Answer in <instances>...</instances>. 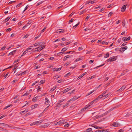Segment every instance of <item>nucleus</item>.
<instances>
[{
    "mask_svg": "<svg viewBox=\"0 0 132 132\" xmlns=\"http://www.w3.org/2000/svg\"><path fill=\"white\" fill-rule=\"evenodd\" d=\"M116 59L114 57H110L109 59L107 60V61L108 62H111L112 61H114L116 60Z\"/></svg>",
    "mask_w": 132,
    "mask_h": 132,
    "instance_id": "nucleus-1",
    "label": "nucleus"
},
{
    "mask_svg": "<svg viewBox=\"0 0 132 132\" xmlns=\"http://www.w3.org/2000/svg\"><path fill=\"white\" fill-rule=\"evenodd\" d=\"M126 87V86L123 85L122 86L121 88L118 90H117V91L118 92V91H120L122 92L123 91Z\"/></svg>",
    "mask_w": 132,
    "mask_h": 132,
    "instance_id": "nucleus-2",
    "label": "nucleus"
},
{
    "mask_svg": "<svg viewBox=\"0 0 132 132\" xmlns=\"http://www.w3.org/2000/svg\"><path fill=\"white\" fill-rule=\"evenodd\" d=\"M112 125L115 127H119L120 126V124L119 123L116 122L113 123Z\"/></svg>",
    "mask_w": 132,
    "mask_h": 132,
    "instance_id": "nucleus-3",
    "label": "nucleus"
},
{
    "mask_svg": "<svg viewBox=\"0 0 132 132\" xmlns=\"http://www.w3.org/2000/svg\"><path fill=\"white\" fill-rule=\"evenodd\" d=\"M64 32V31L63 29H61L58 30L56 31V32L57 33L60 34L61 33H63Z\"/></svg>",
    "mask_w": 132,
    "mask_h": 132,
    "instance_id": "nucleus-4",
    "label": "nucleus"
},
{
    "mask_svg": "<svg viewBox=\"0 0 132 132\" xmlns=\"http://www.w3.org/2000/svg\"><path fill=\"white\" fill-rule=\"evenodd\" d=\"M78 98H77L76 97H75L68 101V102H69L71 101H74L76 100Z\"/></svg>",
    "mask_w": 132,
    "mask_h": 132,
    "instance_id": "nucleus-5",
    "label": "nucleus"
},
{
    "mask_svg": "<svg viewBox=\"0 0 132 132\" xmlns=\"http://www.w3.org/2000/svg\"><path fill=\"white\" fill-rule=\"evenodd\" d=\"M41 43H37L34 44L33 45L35 46H41V45H40V44H41Z\"/></svg>",
    "mask_w": 132,
    "mask_h": 132,
    "instance_id": "nucleus-6",
    "label": "nucleus"
},
{
    "mask_svg": "<svg viewBox=\"0 0 132 132\" xmlns=\"http://www.w3.org/2000/svg\"><path fill=\"white\" fill-rule=\"evenodd\" d=\"M45 100H46V102H45V104H46L47 103V105H48L49 104L50 102L48 100V98L47 97H46L45 98Z\"/></svg>",
    "mask_w": 132,
    "mask_h": 132,
    "instance_id": "nucleus-7",
    "label": "nucleus"
},
{
    "mask_svg": "<svg viewBox=\"0 0 132 132\" xmlns=\"http://www.w3.org/2000/svg\"><path fill=\"white\" fill-rule=\"evenodd\" d=\"M16 52V50H14L12 52H10L8 55V56H9L10 55H12L14 53H15Z\"/></svg>",
    "mask_w": 132,
    "mask_h": 132,
    "instance_id": "nucleus-8",
    "label": "nucleus"
},
{
    "mask_svg": "<svg viewBox=\"0 0 132 132\" xmlns=\"http://www.w3.org/2000/svg\"><path fill=\"white\" fill-rule=\"evenodd\" d=\"M87 73L86 72H85V73H84L83 74H82V75H81V76H80V77H79L78 78H77V79L78 80H79V79L80 78H81L82 77H83L84 76V75H85Z\"/></svg>",
    "mask_w": 132,
    "mask_h": 132,
    "instance_id": "nucleus-9",
    "label": "nucleus"
},
{
    "mask_svg": "<svg viewBox=\"0 0 132 132\" xmlns=\"http://www.w3.org/2000/svg\"><path fill=\"white\" fill-rule=\"evenodd\" d=\"M126 6L125 5H124L123 6L121 9V11L122 12H124L126 9Z\"/></svg>",
    "mask_w": 132,
    "mask_h": 132,
    "instance_id": "nucleus-10",
    "label": "nucleus"
},
{
    "mask_svg": "<svg viewBox=\"0 0 132 132\" xmlns=\"http://www.w3.org/2000/svg\"><path fill=\"white\" fill-rule=\"evenodd\" d=\"M49 125V124L48 123H45L44 125H42V126L43 128H45L48 127Z\"/></svg>",
    "mask_w": 132,
    "mask_h": 132,
    "instance_id": "nucleus-11",
    "label": "nucleus"
},
{
    "mask_svg": "<svg viewBox=\"0 0 132 132\" xmlns=\"http://www.w3.org/2000/svg\"><path fill=\"white\" fill-rule=\"evenodd\" d=\"M26 73V71H25L21 73L20 74H18L17 75L18 76H20H20H21L22 75H24Z\"/></svg>",
    "mask_w": 132,
    "mask_h": 132,
    "instance_id": "nucleus-12",
    "label": "nucleus"
},
{
    "mask_svg": "<svg viewBox=\"0 0 132 132\" xmlns=\"http://www.w3.org/2000/svg\"><path fill=\"white\" fill-rule=\"evenodd\" d=\"M94 132H106V130L104 129H101L99 130H96Z\"/></svg>",
    "mask_w": 132,
    "mask_h": 132,
    "instance_id": "nucleus-13",
    "label": "nucleus"
},
{
    "mask_svg": "<svg viewBox=\"0 0 132 132\" xmlns=\"http://www.w3.org/2000/svg\"><path fill=\"white\" fill-rule=\"evenodd\" d=\"M61 69V68H53V70L54 71H58L60 70Z\"/></svg>",
    "mask_w": 132,
    "mask_h": 132,
    "instance_id": "nucleus-14",
    "label": "nucleus"
},
{
    "mask_svg": "<svg viewBox=\"0 0 132 132\" xmlns=\"http://www.w3.org/2000/svg\"><path fill=\"white\" fill-rule=\"evenodd\" d=\"M92 129L91 128H88L87 130L86 131L87 132H92ZM93 131L92 132H93Z\"/></svg>",
    "mask_w": 132,
    "mask_h": 132,
    "instance_id": "nucleus-15",
    "label": "nucleus"
},
{
    "mask_svg": "<svg viewBox=\"0 0 132 132\" xmlns=\"http://www.w3.org/2000/svg\"><path fill=\"white\" fill-rule=\"evenodd\" d=\"M127 48V46H125L124 47H121V49L123 51L125 50H126Z\"/></svg>",
    "mask_w": 132,
    "mask_h": 132,
    "instance_id": "nucleus-16",
    "label": "nucleus"
},
{
    "mask_svg": "<svg viewBox=\"0 0 132 132\" xmlns=\"http://www.w3.org/2000/svg\"><path fill=\"white\" fill-rule=\"evenodd\" d=\"M71 89L70 88H67L63 90V93H64L65 92H68L69 90H70Z\"/></svg>",
    "mask_w": 132,
    "mask_h": 132,
    "instance_id": "nucleus-17",
    "label": "nucleus"
},
{
    "mask_svg": "<svg viewBox=\"0 0 132 132\" xmlns=\"http://www.w3.org/2000/svg\"><path fill=\"white\" fill-rule=\"evenodd\" d=\"M32 22V20H30L28 21V23H27L26 25L27 26H28L30 25L31 23Z\"/></svg>",
    "mask_w": 132,
    "mask_h": 132,
    "instance_id": "nucleus-18",
    "label": "nucleus"
},
{
    "mask_svg": "<svg viewBox=\"0 0 132 132\" xmlns=\"http://www.w3.org/2000/svg\"><path fill=\"white\" fill-rule=\"evenodd\" d=\"M94 127L95 128L98 129H100L102 128L101 127H99L98 126L96 125L94 126Z\"/></svg>",
    "mask_w": 132,
    "mask_h": 132,
    "instance_id": "nucleus-19",
    "label": "nucleus"
},
{
    "mask_svg": "<svg viewBox=\"0 0 132 132\" xmlns=\"http://www.w3.org/2000/svg\"><path fill=\"white\" fill-rule=\"evenodd\" d=\"M97 98H95V99L93 101H92L90 103V104H91V105L92 104H93L94 102H97Z\"/></svg>",
    "mask_w": 132,
    "mask_h": 132,
    "instance_id": "nucleus-20",
    "label": "nucleus"
},
{
    "mask_svg": "<svg viewBox=\"0 0 132 132\" xmlns=\"http://www.w3.org/2000/svg\"><path fill=\"white\" fill-rule=\"evenodd\" d=\"M7 126V125L0 122V126Z\"/></svg>",
    "mask_w": 132,
    "mask_h": 132,
    "instance_id": "nucleus-21",
    "label": "nucleus"
},
{
    "mask_svg": "<svg viewBox=\"0 0 132 132\" xmlns=\"http://www.w3.org/2000/svg\"><path fill=\"white\" fill-rule=\"evenodd\" d=\"M109 53H106L104 55V57L105 58H106L109 57Z\"/></svg>",
    "mask_w": 132,
    "mask_h": 132,
    "instance_id": "nucleus-22",
    "label": "nucleus"
},
{
    "mask_svg": "<svg viewBox=\"0 0 132 132\" xmlns=\"http://www.w3.org/2000/svg\"><path fill=\"white\" fill-rule=\"evenodd\" d=\"M36 122V124H37L38 125H39L42 122V121L41 120H40V121H38Z\"/></svg>",
    "mask_w": 132,
    "mask_h": 132,
    "instance_id": "nucleus-23",
    "label": "nucleus"
},
{
    "mask_svg": "<svg viewBox=\"0 0 132 132\" xmlns=\"http://www.w3.org/2000/svg\"><path fill=\"white\" fill-rule=\"evenodd\" d=\"M111 93H109L103 96V97H105V98H106L109 95H110Z\"/></svg>",
    "mask_w": 132,
    "mask_h": 132,
    "instance_id": "nucleus-24",
    "label": "nucleus"
},
{
    "mask_svg": "<svg viewBox=\"0 0 132 132\" xmlns=\"http://www.w3.org/2000/svg\"><path fill=\"white\" fill-rule=\"evenodd\" d=\"M82 59V58L79 57L75 61V62H77L78 61L80 60H81Z\"/></svg>",
    "mask_w": 132,
    "mask_h": 132,
    "instance_id": "nucleus-25",
    "label": "nucleus"
},
{
    "mask_svg": "<svg viewBox=\"0 0 132 132\" xmlns=\"http://www.w3.org/2000/svg\"><path fill=\"white\" fill-rule=\"evenodd\" d=\"M11 17L10 16L8 17L7 18H6L5 20V22H6Z\"/></svg>",
    "mask_w": 132,
    "mask_h": 132,
    "instance_id": "nucleus-26",
    "label": "nucleus"
},
{
    "mask_svg": "<svg viewBox=\"0 0 132 132\" xmlns=\"http://www.w3.org/2000/svg\"><path fill=\"white\" fill-rule=\"evenodd\" d=\"M102 96V95H101L97 97L96 98H97V100L98 99H100L103 97V96Z\"/></svg>",
    "mask_w": 132,
    "mask_h": 132,
    "instance_id": "nucleus-27",
    "label": "nucleus"
},
{
    "mask_svg": "<svg viewBox=\"0 0 132 132\" xmlns=\"http://www.w3.org/2000/svg\"><path fill=\"white\" fill-rule=\"evenodd\" d=\"M37 97H36L33 98L32 99V101L33 102H36L37 100Z\"/></svg>",
    "mask_w": 132,
    "mask_h": 132,
    "instance_id": "nucleus-28",
    "label": "nucleus"
},
{
    "mask_svg": "<svg viewBox=\"0 0 132 132\" xmlns=\"http://www.w3.org/2000/svg\"><path fill=\"white\" fill-rule=\"evenodd\" d=\"M59 123L60 124H62V123H64V121L63 120H60L59 121Z\"/></svg>",
    "mask_w": 132,
    "mask_h": 132,
    "instance_id": "nucleus-29",
    "label": "nucleus"
},
{
    "mask_svg": "<svg viewBox=\"0 0 132 132\" xmlns=\"http://www.w3.org/2000/svg\"><path fill=\"white\" fill-rule=\"evenodd\" d=\"M79 24V22L77 24L75 25V26H73V28L74 29L75 28L77 27L78 26V25Z\"/></svg>",
    "mask_w": 132,
    "mask_h": 132,
    "instance_id": "nucleus-30",
    "label": "nucleus"
},
{
    "mask_svg": "<svg viewBox=\"0 0 132 132\" xmlns=\"http://www.w3.org/2000/svg\"><path fill=\"white\" fill-rule=\"evenodd\" d=\"M95 2V1L94 0L93 1H88V3H91V4H93V3H94Z\"/></svg>",
    "mask_w": 132,
    "mask_h": 132,
    "instance_id": "nucleus-31",
    "label": "nucleus"
},
{
    "mask_svg": "<svg viewBox=\"0 0 132 132\" xmlns=\"http://www.w3.org/2000/svg\"><path fill=\"white\" fill-rule=\"evenodd\" d=\"M90 106V105H86V106H85V107L83 109V110H84V109H87V108H88V107H89Z\"/></svg>",
    "mask_w": 132,
    "mask_h": 132,
    "instance_id": "nucleus-32",
    "label": "nucleus"
},
{
    "mask_svg": "<svg viewBox=\"0 0 132 132\" xmlns=\"http://www.w3.org/2000/svg\"><path fill=\"white\" fill-rule=\"evenodd\" d=\"M122 39L124 41H127V38L126 37H123L122 38Z\"/></svg>",
    "mask_w": 132,
    "mask_h": 132,
    "instance_id": "nucleus-33",
    "label": "nucleus"
},
{
    "mask_svg": "<svg viewBox=\"0 0 132 132\" xmlns=\"http://www.w3.org/2000/svg\"><path fill=\"white\" fill-rule=\"evenodd\" d=\"M69 104V103H66V104H65V105H64L63 106V108H64L65 107H66L67 105H68Z\"/></svg>",
    "mask_w": 132,
    "mask_h": 132,
    "instance_id": "nucleus-34",
    "label": "nucleus"
},
{
    "mask_svg": "<svg viewBox=\"0 0 132 132\" xmlns=\"http://www.w3.org/2000/svg\"><path fill=\"white\" fill-rule=\"evenodd\" d=\"M67 49V48H66L65 47H64L62 48V51L63 52H64L66 51Z\"/></svg>",
    "mask_w": 132,
    "mask_h": 132,
    "instance_id": "nucleus-35",
    "label": "nucleus"
},
{
    "mask_svg": "<svg viewBox=\"0 0 132 132\" xmlns=\"http://www.w3.org/2000/svg\"><path fill=\"white\" fill-rule=\"evenodd\" d=\"M95 90H93V91L91 92H90L88 93L87 94V96L89 95H90Z\"/></svg>",
    "mask_w": 132,
    "mask_h": 132,
    "instance_id": "nucleus-36",
    "label": "nucleus"
},
{
    "mask_svg": "<svg viewBox=\"0 0 132 132\" xmlns=\"http://www.w3.org/2000/svg\"><path fill=\"white\" fill-rule=\"evenodd\" d=\"M36 124V122H34L30 124V126H32L33 125H35Z\"/></svg>",
    "mask_w": 132,
    "mask_h": 132,
    "instance_id": "nucleus-37",
    "label": "nucleus"
},
{
    "mask_svg": "<svg viewBox=\"0 0 132 132\" xmlns=\"http://www.w3.org/2000/svg\"><path fill=\"white\" fill-rule=\"evenodd\" d=\"M113 14V13H112V12H110L108 15V17H109L110 16H111Z\"/></svg>",
    "mask_w": 132,
    "mask_h": 132,
    "instance_id": "nucleus-38",
    "label": "nucleus"
},
{
    "mask_svg": "<svg viewBox=\"0 0 132 132\" xmlns=\"http://www.w3.org/2000/svg\"><path fill=\"white\" fill-rule=\"evenodd\" d=\"M90 17V16H89V15L87 16L86 18V19H85V21H87V20H88L89 18Z\"/></svg>",
    "mask_w": 132,
    "mask_h": 132,
    "instance_id": "nucleus-39",
    "label": "nucleus"
},
{
    "mask_svg": "<svg viewBox=\"0 0 132 132\" xmlns=\"http://www.w3.org/2000/svg\"><path fill=\"white\" fill-rule=\"evenodd\" d=\"M41 34H39L38 36L35 37L34 38L35 39H36L37 38H38V37H39L41 35Z\"/></svg>",
    "mask_w": 132,
    "mask_h": 132,
    "instance_id": "nucleus-40",
    "label": "nucleus"
},
{
    "mask_svg": "<svg viewBox=\"0 0 132 132\" xmlns=\"http://www.w3.org/2000/svg\"><path fill=\"white\" fill-rule=\"evenodd\" d=\"M13 66H10V67H9L6 68V69H4L3 70V71H4L6 69H10V68H11Z\"/></svg>",
    "mask_w": 132,
    "mask_h": 132,
    "instance_id": "nucleus-41",
    "label": "nucleus"
},
{
    "mask_svg": "<svg viewBox=\"0 0 132 132\" xmlns=\"http://www.w3.org/2000/svg\"><path fill=\"white\" fill-rule=\"evenodd\" d=\"M22 3H20L19 4L17 5L16 6V7H19L22 4Z\"/></svg>",
    "mask_w": 132,
    "mask_h": 132,
    "instance_id": "nucleus-42",
    "label": "nucleus"
},
{
    "mask_svg": "<svg viewBox=\"0 0 132 132\" xmlns=\"http://www.w3.org/2000/svg\"><path fill=\"white\" fill-rule=\"evenodd\" d=\"M6 48V46H3V47H2L1 48V50H4Z\"/></svg>",
    "mask_w": 132,
    "mask_h": 132,
    "instance_id": "nucleus-43",
    "label": "nucleus"
},
{
    "mask_svg": "<svg viewBox=\"0 0 132 132\" xmlns=\"http://www.w3.org/2000/svg\"><path fill=\"white\" fill-rule=\"evenodd\" d=\"M63 52H60L59 53H57V55H61L62 54H63Z\"/></svg>",
    "mask_w": 132,
    "mask_h": 132,
    "instance_id": "nucleus-44",
    "label": "nucleus"
},
{
    "mask_svg": "<svg viewBox=\"0 0 132 132\" xmlns=\"http://www.w3.org/2000/svg\"><path fill=\"white\" fill-rule=\"evenodd\" d=\"M104 64H102V65H101L98 66H97L96 68H99L100 67H101V66H103Z\"/></svg>",
    "mask_w": 132,
    "mask_h": 132,
    "instance_id": "nucleus-45",
    "label": "nucleus"
},
{
    "mask_svg": "<svg viewBox=\"0 0 132 132\" xmlns=\"http://www.w3.org/2000/svg\"><path fill=\"white\" fill-rule=\"evenodd\" d=\"M54 125H60V123H59V121H58V122L56 123H55L54 124Z\"/></svg>",
    "mask_w": 132,
    "mask_h": 132,
    "instance_id": "nucleus-46",
    "label": "nucleus"
},
{
    "mask_svg": "<svg viewBox=\"0 0 132 132\" xmlns=\"http://www.w3.org/2000/svg\"><path fill=\"white\" fill-rule=\"evenodd\" d=\"M38 49L39 50H40V51H41L43 49V48H42L41 47H38L37 48H35V49Z\"/></svg>",
    "mask_w": 132,
    "mask_h": 132,
    "instance_id": "nucleus-47",
    "label": "nucleus"
},
{
    "mask_svg": "<svg viewBox=\"0 0 132 132\" xmlns=\"http://www.w3.org/2000/svg\"><path fill=\"white\" fill-rule=\"evenodd\" d=\"M28 110H25L24 111H22V113H24V112L25 113L28 112Z\"/></svg>",
    "mask_w": 132,
    "mask_h": 132,
    "instance_id": "nucleus-48",
    "label": "nucleus"
},
{
    "mask_svg": "<svg viewBox=\"0 0 132 132\" xmlns=\"http://www.w3.org/2000/svg\"><path fill=\"white\" fill-rule=\"evenodd\" d=\"M27 52V50H26L24 51V52L22 54V55H24Z\"/></svg>",
    "mask_w": 132,
    "mask_h": 132,
    "instance_id": "nucleus-49",
    "label": "nucleus"
},
{
    "mask_svg": "<svg viewBox=\"0 0 132 132\" xmlns=\"http://www.w3.org/2000/svg\"><path fill=\"white\" fill-rule=\"evenodd\" d=\"M32 47L33 46H30V47L28 48L26 50H27V51H28V50H31L32 48H32Z\"/></svg>",
    "mask_w": 132,
    "mask_h": 132,
    "instance_id": "nucleus-50",
    "label": "nucleus"
},
{
    "mask_svg": "<svg viewBox=\"0 0 132 132\" xmlns=\"http://www.w3.org/2000/svg\"><path fill=\"white\" fill-rule=\"evenodd\" d=\"M69 124L67 123V124H66V125H64V126L65 127H68L69 126Z\"/></svg>",
    "mask_w": 132,
    "mask_h": 132,
    "instance_id": "nucleus-51",
    "label": "nucleus"
},
{
    "mask_svg": "<svg viewBox=\"0 0 132 132\" xmlns=\"http://www.w3.org/2000/svg\"><path fill=\"white\" fill-rule=\"evenodd\" d=\"M45 81L44 80H41L40 82V83L41 84H43L44 83Z\"/></svg>",
    "mask_w": 132,
    "mask_h": 132,
    "instance_id": "nucleus-52",
    "label": "nucleus"
},
{
    "mask_svg": "<svg viewBox=\"0 0 132 132\" xmlns=\"http://www.w3.org/2000/svg\"><path fill=\"white\" fill-rule=\"evenodd\" d=\"M12 30V29L11 28H9L7 29L6 30V31L7 32L10 31Z\"/></svg>",
    "mask_w": 132,
    "mask_h": 132,
    "instance_id": "nucleus-53",
    "label": "nucleus"
},
{
    "mask_svg": "<svg viewBox=\"0 0 132 132\" xmlns=\"http://www.w3.org/2000/svg\"><path fill=\"white\" fill-rule=\"evenodd\" d=\"M46 27H45L42 30H41V31L42 32H44L45 30L46 29Z\"/></svg>",
    "mask_w": 132,
    "mask_h": 132,
    "instance_id": "nucleus-54",
    "label": "nucleus"
},
{
    "mask_svg": "<svg viewBox=\"0 0 132 132\" xmlns=\"http://www.w3.org/2000/svg\"><path fill=\"white\" fill-rule=\"evenodd\" d=\"M38 105V104H35L34 105L35 108H36Z\"/></svg>",
    "mask_w": 132,
    "mask_h": 132,
    "instance_id": "nucleus-55",
    "label": "nucleus"
},
{
    "mask_svg": "<svg viewBox=\"0 0 132 132\" xmlns=\"http://www.w3.org/2000/svg\"><path fill=\"white\" fill-rule=\"evenodd\" d=\"M83 49V48L82 47H79L78 49L79 51H81Z\"/></svg>",
    "mask_w": 132,
    "mask_h": 132,
    "instance_id": "nucleus-56",
    "label": "nucleus"
},
{
    "mask_svg": "<svg viewBox=\"0 0 132 132\" xmlns=\"http://www.w3.org/2000/svg\"><path fill=\"white\" fill-rule=\"evenodd\" d=\"M67 58H68L67 56H65L64 57V59H63V60L65 61L67 59Z\"/></svg>",
    "mask_w": 132,
    "mask_h": 132,
    "instance_id": "nucleus-57",
    "label": "nucleus"
},
{
    "mask_svg": "<svg viewBox=\"0 0 132 132\" xmlns=\"http://www.w3.org/2000/svg\"><path fill=\"white\" fill-rule=\"evenodd\" d=\"M124 130L122 129H120L118 131V132H123Z\"/></svg>",
    "mask_w": 132,
    "mask_h": 132,
    "instance_id": "nucleus-58",
    "label": "nucleus"
},
{
    "mask_svg": "<svg viewBox=\"0 0 132 132\" xmlns=\"http://www.w3.org/2000/svg\"><path fill=\"white\" fill-rule=\"evenodd\" d=\"M23 23V22L22 21H21L18 23V24L19 25H21Z\"/></svg>",
    "mask_w": 132,
    "mask_h": 132,
    "instance_id": "nucleus-59",
    "label": "nucleus"
},
{
    "mask_svg": "<svg viewBox=\"0 0 132 132\" xmlns=\"http://www.w3.org/2000/svg\"><path fill=\"white\" fill-rule=\"evenodd\" d=\"M127 42H126L124 43H123L122 45L121 46H124L126 45L127 44Z\"/></svg>",
    "mask_w": 132,
    "mask_h": 132,
    "instance_id": "nucleus-60",
    "label": "nucleus"
},
{
    "mask_svg": "<svg viewBox=\"0 0 132 132\" xmlns=\"http://www.w3.org/2000/svg\"><path fill=\"white\" fill-rule=\"evenodd\" d=\"M113 4H111L109 5L108 6V8H110V7H111L112 6H113Z\"/></svg>",
    "mask_w": 132,
    "mask_h": 132,
    "instance_id": "nucleus-61",
    "label": "nucleus"
},
{
    "mask_svg": "<svg viewBox=\"0 0 132 132\" xmlns=\"http://www.w3.org/2000/svg\"><path fill=\"white\" fill-rule=\"evenodd\" d=\"M105 9L104 8H102L100 10V12H102V11H103V10H104Z\"/></svg>",
    "mask_w": 132,
    "mask_h": 132,
    "instance_id": "nucleus-62",
    "label": "nucleus"
},
{
    "mask_svg": "<svg viewBox=\"0 0 132 132\" xmlns=\"http://www.w3.org/2000/svg\"><path fill=\"white\" fill-rule=\"evenodd\" d=\"M27 26L26 25L25 26H24L22 28V29L23 30H24L25 28H26Z\"/></svg>",
    "mask_w": 132,
    "mask_h": 132,
    "instance_id": "nucleus-63",
    "label": "nucleus"
},
{
    "mask_svg": "<svg viewBox=\"0 0 132 132\" xmlns=\"http://www.w3.org/2000/svg\"><path fill=\"white\" fill-rule=\"evenodd\" d=\"M55 89H54V88L53 87L51 89L50 91L51 92H52V91H53Z\"/></svg>",
    "mask_w": 132,
    "mask_h": 132,
    "instance_id": "nucleus-64",
    "label": "nucleus"
}]
</instances>
